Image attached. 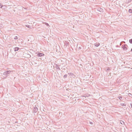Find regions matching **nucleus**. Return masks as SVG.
I'll return each instance as SVG.
<instances>
[{"mask_svg": "<svg viewBox=\"0 0 132 132\" xmlns=\"http://www.w3.org/2000/svg\"><path fill=\"white\" fill-rule=\"evenodd\" d=\"M96 11L99 12V13L101 14L103 12V9L100 7L97 8L96 9Z\"/></svg>", "mask_w": 132, "mask_h": 132, "instance_id": "f257e3e1", "label": "nucleus"}, {"mask_svg": "<svg viewBox=\"0 0 132 132\" xmlns=\"http://www.w3.org/2000/svg\"><path fill=\"white\" fill-rule=\"evenodd\" d=\"M126 46L128 47L127 45L126 44L123 45L121 46L122 48L123 49V50L124 51H126L127 49V48Z\"/></svg>", "mask_w": 132, "mask_h": 132, "instance_id": "f03ea898", "label": "nucleus"}, {"mask_svg": "<svg viewBox=\"0 0 132 132\" xmlns=\"http://www.w3.org/2000/svg\"><path fill=\"white\" fill-rule=\"evenodd\" d=\"M12 71L10 70L4 72H3V74L5 75H8L9 74H10V72Z\"/></svg>", "mask_w": 132, "mask_h": 132, "instance_id": "7ed1b4c3", "label": "nucleus"}, {"mask_svg": "<svg viewBox=\"0 0 132 132\" xmlns=\"http://www.w3.org/2000/svg\"><path fill=\"white\" fill-rule=\"evenodd\" d=\"M33 110V112L34 113H36L38 111V109L37 107L36 106H35V107L34 108Z\"/></svg>", "mask_w": 132, "mask_h": 132, "instance_id": "20e7f679", "label": "nucleus"}, {"mask_svg": "<svg viewBox=\"0 0 132 132\" xmlns=\"http://www.w3.org/2000/svg\"><path fill=\"white\" fill-rule=\"evenodd\" d=\"M37 55L39 57H42L44 55V54L41 53H38Z\"/></svg>", "mask_w": 132, "mask_h": 132, "instance_id": "39448f33", "label": "nucleus"}, {"mask_svg": "<svg viewBox=\"0 0 132 132\" xmlns=\"http://www.w3.org/2000/svg\"><path fill=\"white\" fill-rule=\"evenodd\" d=\"M69 43L68 42H67L66 41H65V42H64V46H65V47H66L67 46L68 44H69Z\"/></svg>", "mask_w": 132, "mask_h": 132, "instance_id": "423d86ee", "label": "nucleus"}, {"mask_svg": "<svg viewBox=\"0 0 132 132\" xmlns=\"http://www.w3.org/2000/svg\"><path fill=\"white\" fill-rule=\"evenodd\" d=\"M55 65H56V66L55 67L56 68V69L59 70H60L61 69L59 67L58 65L57 64H55Z\"/></svg>", "mask_w": 132, "mask_h": 132, "instance_id": "0eeeda50", "label": "nucleus"}, {"mask_svg": "<svg viewBox=\"0 0 132 132\" xmlns=\"http://www.w3.org/2000/svg\"><path fill=\"white\" fill-rule=\"evenodd\" d=\"M100 45V44L99 43H96L95 44V46L96 47H98V46Z\"/></svg>", "mask_w": 132, "mask_h": 132, "instance_id": "6e6552de", "label": "nucleus"}, {"mask_svg": "<svg viewBox=\"0 0 132 132\" xmlns=\"http://www.w3.org/2000/svg\"><path fill=\"white\" fill-rule=\"evenodd\" d=\"M19 49L20 48L19 47H16L15 48L14 51H18Z\"/></svg>", "mask_w": 132, "mask_h": 132, "instance_id": "1a4fd4ad", "label": "nucleus"}, {"mask_svg": "<svg viewBox=\"0 0 132 132\" xmlns=\"http://www.w3.org/2000/svg\"><path fill=\"white\" fill-rule=\"evenodd\" d=\"M70 74V77H73V76H74L73 74V73H68V74Z\"/></svg>", "mask_w": 132, "mask_h": 132, "instance_id": "9d476101", "label": "nucleus"}, {"mask_svg": "<svg viewBox=\"0 0 132 132\" xmlns=\"http://www.w3.org/2000/svg\"><path fill=\"white\" fill-rule=\"evenodd\" d=\"M120 105L123 106H126V105L125 104L122 103Z\"/></svg>", "mask_w": 132, "mask_h": 132, "instance_id": "9b49d317", "label": "nucleus"}, {"mask_svg": "<svg viewBox=\"0 0 132 132\" xmlns=\"http://www.w3.org/2000/svg\"><path fill=\"white\" fill-rule=\"evenodd\" d=\"M67 74H66L63 76V78L64 79H65L67 77Z\"/></svg>", "mask_w": 132, "mask_h": 132, "instance_id": "f8f14e48", "label": "nucleus"}, {"mask_svg": "<svg viewBox=\"0 0 132 132\" xmlns=\"http://www.w3.org/2000/svg\"><path fill=\"white\" fill-rule=\"evenodd\" d=\"M129 12L130 13H132V10L130 9L129 10Z\"/></svg>", "mask_w": 132, "mask_h": 132, "instance_id": "ddd939ff", "label": "nucleus"}, {"mask_svg": "<svg viewBox=\"0 0 132 132\" xmlns=\"http://www.w3.org/2000/svg\"><path fill=\"white\" fill-rule=\"evenodd\" d=\"M89 96V94H87V95H85L83 96H82V97H88V96Z\"/></svg>", "mask_w": 132, "mask_h": 132, "instance_id": "4468645a", "label": "nucleus"}, {"mask_svg": "<svg viewBox=\"0 0 132 132\" xmlns=\"http://www.w3.org/2000/svg\"><path fill=\"white\" fill-rule=\"evenodd\" d=\"M129 42L130 44H132V39H130L129 40Z\"/></svg>", "mask_w": 132, "mask_h": 132, "instance_id": "2eb2a0df", "label": "nucleus"}, {"mask_svg": "<svg viewBox=\"0 0 132 132\" xmlns=\"http://www.w3.org/2000/svg\"><path fill=\"white\" fill-rule=\"evenodd\" d=\"M18 37L17 36H15L14 37V39L16 40L18 39Z\"/></svg>", "mask_w": 132, "mask_h": 132, "instance_id": "dca6fc26", "label": "nucleus"}, {"mask_svg": "<svg viewBox=\"0 0 132 132\" xmlns=\"http://www.w3.org/2000/svg\"><path fill=\"white\" fill-rule=\"evenodd\" d=\"M118 98L120 100H121L122 98V96H119L118 97Z\"/></svg>", "mask_w": 132, "mask_h": 132, "instance_id": "f3484780", "label": "nucleus"}, {"mask_svg": "<svg viewBox=\"0 0 132 132\" xmlns=\"http://www.w3.org/2000/svg\"><path fill=\"white\" fill-rule=\"evenodd\" d=\"M110 70V68H108L106 70V72H108V71H109V70Z\"/></svg>", "mask_w": 132, "mask_h": 132, "instance_id": "a211bd4d", "label": "nucleus"}, {"mask_svg": "<svg viewBox=\"0 0 132 132\" xmlns=\"http://www.w3.org/2000/svg\"><path fill=\"white\" fill-rule=\"evenodd\" d=\"M45 24L46 25H47L48 26H49V27H50V26L46 22H45Z\"/></svg>", "mask_w": 132, "mask_h": 132, "instance_id": "6ab92c4d", "label": "nucleus"}, {"mask_svg": "<svg viewBox=\"0 0 132 132\" xmlns=\"http://www.w3.org/2000/svg\"><path fill=\"white\" fill-rule=\"evenodd\" d=\"M120 123L122 125L124 123V122L123 121H121L120 122Z\"/></svg>", "mask_w": 132, "mask_h": 132, "instance_id": "aec40b11", "label": "nucleus"}, {"mask_svg": "<svg viewBox=\"0 0 132 132\" xmlns=\"http://www.w3.org/2000/svg\"><path fill=\"white\" fill-rule=\"evenodd\" d=\"M4 6H2V4L0 3V7L2 8V7Z\"/></svg>", "mask_w": 132, "mask_h": 132, "instance_id": "412c9836", "label": "nucleus"}, {"mask_svg": "<svg viewBox=\"0 0 132 132\" xmlns=\"http://www.w3.org/2000/svg\"><path fill=\"white\" fill-rule=\"evenodd\" d=\"M128 95L129 96H132V95L131 93H129Z\"/></svg>", "mask_w": 132, "mask_h": 132, "instance_id": "4be33fe9", "label": "nucleus"}, {"mask_svg": "<svg viewBox=\"0 0 132 132\" xmlns=\"http://www.w3.org/2000/svg\"><path fill=\"white\" fill-rule=\"evenodd\" d=\"M132 1V0H127V2L128 3H129V2H131Z\"/></svg>", "mask_w": 132, "mask_h": 132, "instance_id": "5701e85b", "label": "nucleus"}, {"mask_svg": "<svg viewBox=\"0 0 132 132\" xmlns=\"http://www.w3.org/2000/svg\"><path fill=\"white\" fill-rule=\"evenodd\" d=\"M81 48V47H79L78 48L79 50H80Z\"/></svg>", "mask_w": 132, "mask_h": 132, "instance_id": "b1692460", "label": "nucleus"}, {"mask_svg": "<svg viewBox=\"0 0 132 132\" xmlns=\"http://www.w3.org/2000/svg\"><path fill=\"white\" fill-rule=\"evenodd\" d=\"M90 123L91 124H92L93 123L92 122H90Z\"/></svg>", "mask_w": 132, "mask_h": 132, "instance_id": "393cba45", "label": "nucleus"}, {"mask_svg": "<svg viewBox=\"0 0 132 132\" xmlns=\"http://www.w3.org/2000/svg\"><path fill=\"white\" fill-rule=\"evenodd\" d=\"M27 27H28V28H29V27H30V26H29V25L28 26H27Z\"/></svg>", "mask_w": 132, "mask_h": 132, "instance_id": "a878e982", "label": "nucleus"}, {"mask_svg": "<svg viewBox=\"0 0 132 132\" xmlns=\"http://www.w3.org/2000/svg\"><path fill=\"white\" fill-rule=\"evenodd\" d=\"M131 108H132V104H131Z\"/></svg>", "mask_w": 132, "mask_h": 132, "instance_id": "bb28decb", "label": "nucleus"}, {"mask_svg": "<svg viewBox=\"0 0 132 132\" xmlns=\"http://www.w3.org/2000/svg\"><path fill=\"white\" fill-rule=\"evenodd\" d=\"M131 51L132 52V48L131 49Z\"/></svg>", "mask_w": 132, "mask_h": 132, "instance_id": "cd10ccee", "label": "nucleus"}, {"mask_svg": "<svg viewBox=\"0 0 132 132\" xmlns=\"http://www.w3.org/2000/svg\"><path fill=\"white\" fill-rule=\"evenodd\" d=\"M8 76L7 75H6V77H7Z\"/></svg>", "mask_w": 132, "mask_h": 132, "instance_id": "c85d7f7f", "label": "nucleus"}, {"mask_svg": "<svg viewBox=\"0 0 132 132\" xmlns=\"http://www.w3.org/2000/svg\"><path fill=\"white\" fill-rule=\"evenodd\" d=\"M121 45V43H120V45Z\"/></svg>", "mask_w": 132, "mask_h": 132, "instance_id": "c756f323", "label": "nucleus"}]
</instances>
